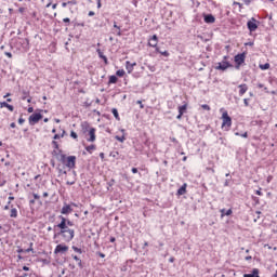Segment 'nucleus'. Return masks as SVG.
Masks as SVG:
<instances>
[{
    "mask_svg": "<svg viewBox=\"0 0 277 277\" xmlns=\"http://www.w3.org/2000/svg\"><path fill=\"white\" fill-rule=\"evenodd\" d=\"M61 223L56 225V228H60L61 230H71L68 228V225H66V217L60 215Z\"/></svg>",
    "mask_w": 277,
    "mask_h": 277,
    "instance_id": "obj_7",
    "label": "nucleus"
},
{
    "mask_svg": "<svg viewBox=\"0 0 277 277\" xmlns=\"http://www.w3.org/2000/svg\"><path fill=\"white\" fill-rule=\"evenodd\" d=\"M64 135H66V131L65 130H63L62 134H55L53 136V140H61V137H64Z\"/></svg>",
    "mask_w": 277,
    "mask_h": 277,
    "instance_id": "obj_28",
    "label": "nucleus"
},
{
    "mask_svg": "<svg viewBox=\"0 0 277 277\" xmlns=\"http://www.w3.org/2000/svg\"><path fill=\"white\" fill-rule=\"evenodd\" d=\"M71 258L74 259V261H76V263H78V267H80V269H83V262L81 261V259H79V256L77 255H71Z\"/></svg>",
    "mask_w": 277,
    "mask_h": 277,
    "instance_id": "obj_21",
    "label": "nucleus"
},
{
    "mask_svg": "<svg viewBox=\"0 0 277 277\" xmlns=\"http://www.w3.org/2000/svg\"><path fill=\"white\" fill-rule=\"evenodd\" d=\"M71 248H72L74 252H77L78 254H83V250L81 248L76 247V246H72Z\"/></svg>",
    "mask_w": 277,
    "mask_h": 277,
    "instance_id": "obj_29",
    "label": "nucleus"
},
{
    "mask_svg": "<svg viewBox=\"0 0 277 277\" xmlns=\"http://www.w3.org/2000/svg\"><path fill=\"white\" fill-rule=\"evenodd\" d=\"M111 114L116 118V120H120V115L118 114V109L113 108Z\"/></svg>",
    "mask_w": 277,
    "mask_h": 277,
    "instance_id": "obj_27",
    "label": "nucleus"
},
{
    "mask_svg": "<svg viewBox=\"0 0 277 277\" xmlns=\"http://www.w3.org/2000/svg\"><path fill=\"white\" fill-rule=\"evenodd\" d=\"M179 114H185L187 111V104H184L182 106H179Z\"/></svg>",
    "mask_w": 277,
    "mask_h": 277,
    "instance_id": "obj_24",
    "label": "nucleus"
},
{
    "mask_svg": "<svg viewBox=\"0 0 277 277\" xmlns=\"http://www.w3.org/2000/svg\"><path fill=\"white\" fill-rule=\"evenodd\" d=\"M18 124H25V119L23 117L18 119Z\"/></svg>",
    "mask_w": 277,
    "mask_h": 277,
    "instance_id": "obj_43",
    "label": "nucleus"
},
{
    "mask_svg": "<svg viewBox=\"0 0 277 277\" xmlns=\"http://www.w3.org/2000/svg\"><path fill=\"white\" fill-rule=\"evenodd\" d=\"M6 109H9V111H14V106L6 104Z\"/></svg>",
    "mask_w": 277,
    "mask_h": 277,
    "instance_id": "obj_40",
    "label": "nucleus"
},
{
    "mask_svg": "<svg viewBox=\"0 0 277 277\" xmlns=\"http://www.w3.org/2000/svg\"><path fill=\"white\" fill-rule=\"evenodd\" d=\"M63 23H66V27H68V25H70V18L69 17H65L63 18Z\"/></svg>",
    "mask_w": 277,
    "mask_h": 277,
    "instance_id": "obj_38",
    "label": "nucleus"
},
{
    "mask_svg": "<svg viewBox=\"0 0 277 277\" xmlns=\"http://www.w3.org/2000/svg\"><path fill=\"white\" fill-rule=\"evenodd\" d=\"M149 70H150L151 72H155V66H150V67H149Z\"/></svg>",
    "mask_w": 277,
    "mask_h": 277,
    "instance_id": "obj_62",
    "label": "nucleus"
},
{
    "mask_svg": "<svg viewBox=\"0 0 277 277\" xmlns=\"http://www.w3.org/2000/svg\"><path fill=\"white\" fill-rule=\"evenodd\" d=\"M228 185H230V181H229V180H226L225 183H224V186H225V187H228Z\"/></svg>",
    "mask_w": 277,
    "mask_h": 277,
    "instance_id": "obj_52",
    "label": "nucleus"
},
{
    "mask_svg": "<svg viewBox=\"0 0 277 277\" xmlns=\"http://www.w3.org/2000/svg\"><path fill=\"white\" fill-rule=\"evenodd\" d=\"M235 135L246 138V137H248V132H245V133H242V134L239 133V132H236Z\"/></svg>",
    "mask_w": 277,
    "mask_h": 277,
    "instance_id": "obj_34",
    "label": "nucleus"
},
{
    "mask_svg": "<svg viewBox=\"0 0 277 277\" xmlns=\"http://www.w3.org/2000/svg\"><path fill=\"white\" fill-rule=\"evenodd\" d=\"M64 252H68V246L66 245H57L54 249V254H64Z\"/></svg>",
    "mask_w": 277,
    "mask_h": 277,
    "instance_id": "obj_8",
    "label": "nucleus"
},
{
    "mask_svg": "<svg viewBox=\"0 0 277 277\" xmlns=\"http://www.w3.org/2000/svg\"><path fill=\"white\" fill-rule=\"evenodd\" d=\"M40 120H42V114L35 113L29 116L28 123L30 124V127H35V124H38Z\"/></svg>",
    "mask_w": 277,
    "mask_h": 277,
    "instance_id": "obj_5",
    "label": "nucleus"
},
{
    "mask_svg": "<svg viewBox=\"0 0 277 277\" xmlns=\"http://www.w3.org/2000/svg\"><path fill=\"white\" fill-rule=\"evenodd\" d=\"M136 103L140 105L141 109H144V104H142V101H137Z\"/></svg>",
    "mask_w": 277,
    "mask_h": 277,
    "instance_id": "obj_50",
    "label": "nucleus"
},
{
    "mask_svg": "<svg viewBox=\"0 0 277 277\" xmlns=\"http://www.w3.org/2000/svg\"><path fill=\"white\" fill-rule=\"evenodd\" d=\"M137 66V63H131L129 61L126 62V70L128 71V75H131L133 72V68Z\"/></svg>",
    "mask_w": 277,
    "mask_h": 277,
    "instance_id": "obj_14",
    "label": "nucleus"
},
{
    "mask_svg": "<svg viewBox=\"0 0 277 277\" xmlns=\"http://www.w3.org/2000/svg\"><path fill=\"white\" fill-rule=\"evenodd\" d=\"M235 62L238 66H241L246 62V53H240L235 56Z\"/></svg>",
    "mask_w": 277,
    "mask_h": 277,
    "instance_id": "obj_10",
    "label": "nucleus"
},
{
    "mask_svg": "<svg viewBox=\"0 0 277 277\" xmlns=\"http://www.w3.org/2000/svg\"><path fill=\"white\" fill-rule=\"evenodd\" d=\"M160 55H163L164 57H170V52H168V51H160Z\"/></svg>",
    "mask_w": 277,
    "mask_h": 277,
    "instance_id": "obj_36",
    "label": "nucleus"
},
{
    "mask_svg": "<svg viewBox=\"0 0 277 277\" xmlns=\"http://www.w3.org/2000/svg\"><path fill=\"white\" fill-rule=\"evenodd\" d=\"M157 44H159V38L157 37V35H154L148 40V47L157 48Z\"/></svg>",
    "mask_w": 277,
    "mask_h": 277,
    "instance_id": "obj_11",
    "label": "nucleus"
},
{
    "mask_svg": "<svg viewBox=\"0 0 277 277\" xmlns=\"http://www.w3.org/2000/svg\"><path fill=\"white\" fill-rule=\"evenodd\" d=\"M10 127H11V129H16V123L12 122V123L10 124Z\"/></svg>",
    "mask_w": 277,
    "mask_h": 277,
    "instance_id": "obj_57",
    "label": "nucleus"
},
{
    "mask_svg": "<svg viewBox=\"0 0 277 277\" xmlns=\"http://www.w3.org/2000/svg\"><path fill=\"white\" fill-rule=\"evenodd\" d=\"M228 215H233V209H222L221 210V217H224V216H228Z\"/></svg>",
    "mask_w": 277,
    "mask_h": 277,
    "instance_id": "obj_19",
    "label": "nucleus"
},
{
    "mask_svg": "<svg viewBox=\"0 0 277 277\" xmlns=\"http://www.w3.org/2000/svg\"><path fill=\"white\" fill-rule=\"evenodd\" d=\"M108 83L111 84V83H118V77L116 76H110L109 77V80H108Z\"/></svg>",
    "mask_w": 277,
    "mask_h": 277,
    "instance_id": "obj_26",
    "label": "nucleus"
},
{
    "mask_svg": "<svg viewBox=\"0 0 277 277\" xmlns=\"http://www.w3.org/2000/svg\"><path fill=\"white\" fill-rule=\"evenodd\" d=\"M245 259H246L247 261H252L251 255H248V256H246Z\"/></svg>",
    "mask_w": 277,
    "mask_h": 277,
    "instance_id": "obj_63",
    "label": "nucleus"
},
{
    "mask_svg": "<svg viewBox=\"0 0 277 277\" xmlns=\"http://www.w3.org/2000/svg\"><path fill=\"white\" fill-rule=\"evenodd\" d=\"M32 196H34L35 200H40V195L34 193Z\"/></svg>",
    "mask_w": 277,
    "mask_h": 277,
    "instance_id": "obj_45",
    "label": "nucleus"
},
{
    "mask_svg": "<svg viewBox=\"0 0 277 277\" xmlns=\"http://www.w3.org/2000/svg\"><path fill=\"white\" fill-rule=\"evenodd\" d=\"M116 75H117V77H122L123 75H126V71H124V69H119L116 71Z\"/></svg>",
    "mask_w": 277,
    "mask_h": 277,
    "instance_id": "obj_32",
    "label": "nucleus"
},
{
    "mask_svg": "<svg viewBox=\"0 0 277 277\" xmlns=\"http://www.w3.org/2000/svg\"><path fill=\"white\" fill-rule=\"evenodd\" d=\"M201 107L206 109V111H211V106H209L208 104H203L201 105Z\"/></svg>",
    "mask_w": 277,
    "mask_h": 277,
    "instance_id": "obj_35",
    "label": "nucleus"
},
{
    "mask_svg": "<svg viewBox=\"0 0 277 277\" xmlns=\"http://www.w3.org/2000/svg\"><path fill=\"white\" fill-rule=\"evenodd\" d=\"M58 160L62 162L63 166L66 168H69V170L75 169V166L77 163V157L76 156H68L61 154Z\"/></svg>",
    "mask_w": 277,
    "mask_h": 277,
    "instance_id": "obj_1",
    "label": "nucleus"
},
{
    "mask_svg": "<svg viewBox=\"0 0 277 277\" xmlns=\"http://www.w3.org/2000/svg\"><path fill=\"white\" fill-rule=\"evenodd\" d=\"M255 194H256V196H263V193L261 192V189L255 190Z\"/></svg>",
    "mask_w": 277,
    "mask_h": 277,
    "instance_id": "obj_51",
    "label": "nucleus"
},
{
    "mask_svg": "<svg viewBox=\"0 0 277 277\" xmlns=\"http://www.w3.org/2000/svg\"><path fill=\"white\" fill-rule=\"evenodd\" d=\"M28 114H34V107L32 106H29L28 109H27Z\"/></svg>",
    "mask_w": 277,
    "mask_h": 277,
    "instance_id": "obj_48",
    "label": "nucleus"
},
{
    "mask_svg": "<svg viewBox=\"0 0 277 277\" xmlns=\"http://www.w3.org/2000/svg\"><path fill=\"white\" fill-rule=\"evenodd\" d=\"M52 145L54 146V148H60V144H57L56 141H53V142H52Z\"/></svg>",
    "mask_w": 277,
    "mask_h": 277,
    "instance_id": "obj_44",
    "label": "nucleus"
},
{
    "mask_svg": "<svg viewBox=\"0 0 277 277\" xmlns=\"http://www.w3.org/2000/svg\"><path fill=\"white\" fill-rule=\"evenodd\" d=\"M10 205H12V201H9L6 206H4V211H8L10 209Z\"/></svg>",
    "mask_w": 277,
    "mask_h": 277,
    "instance_id": "obj_46",
    "label": "nucleus"
},
{
    "mask_svg": "<svg viewBox=\"0 0 277 277\" xmlns=\"http://www.w3.org/2000/svg\"><path fill=\"white\" fill-rule=\"evenodd\" d=\"M62 215H68L69 213H72V207L70 205L65 203L61 210Z\"/></svg>",
    "mask_w": 277,
    "mask_h": 277,
    "instance_id": "obj_13",
    "label": "nucleus"
},
{
    "mask_svg": "<svg viewBox=\"0 0 277 277\" xmlns=\"http://www.w3.org/2000/svg\"><path fill=\"white\" fill-rule=\"evenodd\" d=\"M4 55H6V57L12 58V54L10 52H4Z\"/></svg>",
    "mask_w": 277,
    "mask_h": 277,
    "instance_id": "obj_54",
    "label": "nucleus"
},
{
    "mask_svg": "<svg viewBox=\"0 0 277 277\" xmlns=\"http://www.w3.org/2000/svg\"><path fill=\"white\" fill-rule=\"evenodd\" d=\"M269 63H266V64H263V65H260V69L261 70H269Z\"/></svg>",
    "mask_w": 277,
    "mask_h": 277,
    "instance_id": "obj_31",
    "label": "nucleus"
},
{
    "mask_svg": "<svg viewBox=\"0 0 277 277\" xmlns=\"http://www.w3.org/2000/svg\"><path fill=\"white\" fill-rule=\"evenodd\" d=\"M0 107H1V108L8 107V103H6V102H1V103H0Z\"/></svg>",
    "mask_w": 277,
    "mask_h": 277,
    "instance_id": "obj_47",
    "label": "nucleus"
},
{
    "mask_svg": "<svg viewBox=\"0 0 277 277\" xmlns=\"http://www.w3.org/2000/svg\"><path fill=\"white\" fill-rule=\"evenodd\" d=\"M115 140H117V142H120V143L122 144V143H124V141L127 140V137H124V135H122V136L116 135V136H115Z\"/></svg>",
    "mask_w": 277,
    "mask_h": 277,
    "instance_id": "obj_30",
    "label": "nucleus"
},
{
    "mask_svg": "<svg viewBox=\"0 0 277 277\" xmlns=\"http://www.w3.org/2000/svg\"><path fill=\"white\" fill-rule=\"evenodd\" d=\"M245 106L248 107L249 103H248V98L243 100Z\"/></svg>",
    "mask_w": 277,
    "mask_h": 277,
    "instance_id": "obj_58",
    "label": "nucleus"
},
{
    "mask_svg": "<svg viewBox=\"0 0 277 277\" xmlns=\"http://www.w3.org/2000/svg\"><path fill=\"white\" fill-rule=\"evenodd\" d=\"M23 271L24 272H29V267L28 266H23Z\"/></svg>",
    "mask_w": 277,
    "mask_h": 277,
    "instance_id": "obj_60",
    "label": "nucleus"
},
{
    "mask_svg": "<svg viewBox=\"0 0 277 277\" xmlns=\"http://www.w3.org/2000/svg\"><path fill=\"white\" fill-rule=\"evenodd\" d=\"M221 120V128L223 129V131H230V127H233V119L230 118V116H228V111L224 110L222 113Z\"/></svg>",
    "mask_w": 277,
    "mask_h": 277,
    "instance_id": "obj_2",
    "label": "nucleus"
},
{
    "mask_svg": "<svg viewBox=\"0 0 277 277\" xmlns=\"http://www.w3.org/2000/svg\"><path fill=\"white\" fill-rule=\"evenodd\" d=\"M258 88H264L265 92H267V87H265V84L263 83H258Z\"/></svg>",
    "mask_w": 277,
    "mask_h": 277,
    "instance_id": "obj_41",
    "label": "nucleus"
},
{
    "mask_svg": "<svg viewBox=\"0 0 277 277\" xmlns=\"http://www.w3.org/2000/svg\"><path fill=\"white\" fill-rule=\"evenodd\" d=\"M75 223H72V221L66 220V226H74Z\"/></svg>",
    "mask_w": 277,
    "mask_h": 277,
    "instance_id": "obj_42",
    "label": "nucleus"
},
{
    "mask_svg": "<svg viewBox=\"0 0 277 277\" xmlns=\"http://www.w3.org/2000/svg\"><path fill=\"white\" fill-rule=\"evenodd\" d=\"M183 118V114L179 113V115L176 116L177 120H181Z\"/></svg>",
    "mask_w": 277,
    "mask_h": 277,
    "instance_id": "obj_53",
    "label": "nucleus"
},
{
    "mask_svg": "<svg viewBox=\"0 0 277 277\" xmlns=\"http://www.w3.org/2000/svg\"><path fill=\"white\" fill-rule=\"evenodd\" d=\"M10 217H18V210L16 208L11 209Z\"/></svg>",
    "mask_w": 277,
    "mask_h": 277,
    "instance_id": "obj_25",
    "label": "nucleus"
},
{
    "mask_svg": "<svg viewBox=\"0 0 277 277\" xmlns=\"http://www.w3.org/2000/svg\"><path fill=\"white\" fill-rule=\"evenodd\" d=\"M247 27H248L249 31H254L255 29H259V22L256 21V18L252 17L247 23Z\"/></svg>",
    "mask_w": 277,
    "mask_h": 277,
    "instance_id": "obj_6",
    "label": "nucleus"
},
{
    "mask_svg": "<svg viewBox=\"0 0 277 277\" xmlns=\"http://www.w3.org/2000/svg\"><path fill=\"white\" fill-rule=\"evenodd\" d=\"M21 44H23V49L27 51L29 49V40L28 39H22Z\"/></svg>",
    "mask_w": 277,
    "mask_h": 277,
    "instance_id": "obj_23",
    "label": "nucleus"
},
{
    "mask_svg": "<svg viewBox=\"0 0 277 277\" xmlns=\"http://www.w3.org/2000/svg\"><path fill=\"white\" fill-rule=\"evenodd\" d=\"M88 135H89V137H87V142H96V129L95 128H91L88 131Z\"/></svg>",
    "mask_w": 277,
    "mask_h": 277,
    "instance_id": "obj_9",
    "label": "nucleus"
},
{
    "mask_svg": "<svg viewBox=\"0 0 277 277\" xmlns=\"http://www.w3.org/2000/svg\"><path fill=\"white\" fill-rule=\"evenodd\" d=\"M34 242L30 243V247L28 249L25 250L26 253H29V252H34Z\"/></svg>",
    "mask_w": 277,
    "mask_h": 277,
    "instance_id": "obj_37",
    "label": "nucleus"
},
{
    "mask_svg": "<svg viewBox=\"0 0 277 277\" xmlns=\"http://www.w3.org/2000/svg\"><path fill=\"white\" fill-rule=\"evenodd\" d=\"M239 88V96H243L248 92V84L242 83L238 85Z\"/></svg>",
    "mask_w": 277,
    "mask_h": 277,
    "instance_id": "obj_17",
    "label": "nucleus"
},
{
    "mask_svg": "<svg viewBox=\"0 0 277 277\" xmlns=\"http://www.w3.org/2000/svg\"><path fill=\"white\" fill-rule=\"evenodd\" d=\"M103 8V4L101 3V0H97V10H101Z\"/></svg>",
    "mask_w": 277,
    "mask_h": 277,
    "instance_id": "obj_49",
    "label": "nucleus"
},
{
    "mask_svg": "<svg viewBox=\"0 0 277 277\" xmlns=\"http://www.w3.org/2000/svg\"><path fill=\"white\" fill-rule=\"evenodd\" d=\"M87 153H89V155H92L94 153V150H96V145L92 144L85 147Z\"/></svg>",
    "mask_w": 277,
    "mask_h": 277,
    "instance_id": "obj_22",
    "label": "nucleus"
},
{
    "mask_svg": "<svg viewBox=\"0 0 277 277\" xmlns=\"http://www.w3.org/2000/svg\"><path fill=\"white\" fill-rule=\"evenodd\" d=\"M177 196H185L187 194V183H184L179 189H177Z\"/></svg>",
    "mask_w": 277,
    "mask_h": 277,
    "instance_id": "obj_15",
    "label": "nucleus"
},
{
    "mask_svg": "<svg viewBox=\"0 0 277 277\" xmlns=\"http://www.w3.org/2000/svg\"><path fill=\"white\" fill-rule=\"evenodd\" d=\"M109 241L110 243H114L116 241V237H110Z\"/></svg>",
    "mask_w": 277,
    "mask_h": 277,
    "instance_id": "obj_56",
    "label": "nucleus"
},
{
    "mask_svg": "<svg viewBox=\"0 0 277 277\" xmlns=\"http://www.w3.org/2000/svg\"><path fill=\"white\" fill-rule=\"evenodd\" d=\"M273 277H277V269L275 271V274L273 275Z\"/></svg>",
    "mask_w": 277,
    "mask_h": 277,
    "instance_id": "obj_64",
    "label": "nucleus"
},
{
    "mask_svg": "<svg viewBox=\"0 0 277 277\" xmlns=\"http://www.w3.org/2000/svg\"><path fill=\"white\" fill-rule=\"evenodd\" d=\"M114 28L118 29L117 36H122V32L120 31V26H118V24H116V22L114 23Z\"/></svg>",
    "mask_w": 277,
    "mask_h": 277,
    "instance_id": "obj_33",
    "label": "nucleus"
},
{
    "mask_svg": "<svg viewBox=\"0 0 277 277\" xmlns=\"http://www.w3.org/2000/svg\"><path fill=\"white\" fill-rule=\"evenodd\" d=\"M205 23H215V17L212 14L205 15Z\"/></svg>",
    "mask_w": 277,
    "mask_h": 277,
    "instance_id": "obj_20",
    "label": "nucleus"
},
{
    "mask_svg": "<svg viewBox=\"0 0 277 277\" xmlns=\"http://www.w3.org/2000/svg\"><path fill=\"white\" fill-rule=\"evenodd\" d=\"M94 14H95L94 11H90L88 15L89 16H94Z\"/></svg>",
    "mask_w": 277,
    "mask_h": 277,
    "instance_id": "obj_61",
    "label": "nucleus"
},
{
    "mask_svg": "<svg viewBox=\"0 0 277 277\" xmlns=\"http://www.w3.org/2000/svg\"><path fill=\"white\" fill-rule=\"evenodd\" d=\"M62 8H67L70 14H77V12H79V2L77 0L62 2Z\"/></svg>",
    "mask_w": 277,
    "mask_h": 277,
    "instance_id": "obj_3",
    "label": "nucleus"
},
{
    "mask_svg": "<svg viewBox=\"0 0 277 277\" xmlns=\"http://www.w3.org/2000/svg\"><path fill=\"white\" fill-rule=\"evenodd\" d=\"M156 53H161V50H159V48L156 45V48H154Z\"/></svg>",
    "mask_w": 277,
    "mask_h": 277,
    "instance_id": "obj_59",
    "label": "nucleus"
},
{
    "mask_svg": "<svg viewBox=\"0 0 277 277\" xmlns=\"http://www.w3.org/2000/svg\"><path fill=\"white\" fill-rule=\"evenodd\" d=\"M132 174H137V168H132Z\"/></svg>",
    "mask_w": 277,
    "mask_h": 277,
    "instance_id": "obj_55",
    "label": "nucleus"
},
{
    "mask_svg": "<svg viewBox=\"0 0 277 277\" xmlns=\"http://www.w3.org/2000/svg\"><path fill=\"white\" fill-rule=\"evenodd\" d=\"M96 53H97L98 57H100L101 60H103V62H104L105 64H109V62H108V60H107V56H105V54L103 53V51H101V49H97V50H96Z\"/></svg>",
    "mask_w": 277,
    "mask_h": 277,
    "instance_id": "obj_18",
    "label": "nucleus"
},
{
    "mask_svg": "<svg viewBox=\"0 0 277 277\" xmlns=\"http://www.w3.org/2000/svg\"><path fill=\"white\" fill-rule=\"evenodd\" d=\"M58 235H61V237H63L64 241H72V239H75V229H67V230H61L58 233Z\"/></svg>",
    "mask_w": 277,
    "mask_h": 277,
    "instance_id": "obj_4",
    "label": "nucleus"
},
{
    "mask_svg": "<svg viewBox=\"0 0 277 277\" xmlns=\"http://www.w3.org/2000/svg\"><path fill=\"white\" fill-rule=\"evenodd\" d=\"M215 68L216 70H227V68H230V63L226 61L220 62Z\"/></svg>",
    "mask_w": 277,
    "mask_h": 277,
    "instance_id": "obj_12",
    "label": "nucleus"
},
{
    "mask_svg": "<svg viewBox=\"0 0 277 277\" xmlns=\"http://www.w3.org/2000/svg\"><path fill=\"white\" fill-rule=\"evenodd\" d=\"M80 127H81V129H82V133H84V134H85V133H89L90 129H92V128L90 127V123H89L88 121L81 122Z\"/></svg>",
    "mask_w": 277,
    "mask_h": 277,
    "instance_id": "obj_16",
    "label": "nucleus"
},
{
    "mask_svg": "<svg viewBox=\"0 0 277 277\" xmlns=\"http://www.w3.org/2000/svg\"><path fill=\"white\" fill-rule=\"evenodd\" d=\"M70 137H72L74 140H77L78 135L76 134L75 131L70 132Z\"/></svg>",
    "mask_w": 277,
    "mask_h": 277,
    "instance_id": "obj_39",
    "label": "nucleus"
}]
</instances>
